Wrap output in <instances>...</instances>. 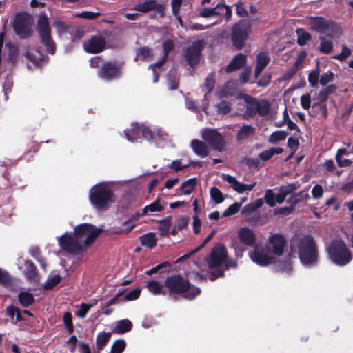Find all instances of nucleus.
I'll return each mask as SVG.
<instances>
[{
  "mask_svg": "<svg viewBox=\"0 0 353 353\" xmlns=\"http://www.w3.org/2000/svg\"><path fill=\"white\" fill-rule=\"evenodd\" d=\"M286 248V240L280 234H271L265 245L257 244L253 250L249 252L250 259L259 266L265 267L276 263L278 270L285 273L292 271V261L291 254L278 260V258L283 254Z\"/></svg>",
  "mask_w": 353,
  "mask_h": 353,
  "instance_id": "obj_1",
  "label": "nucleus"
},
{
  "mask_svg": "<svg viewBox=\"0 0 353 353\" xmlns=\"http://www.w3.org/2000/svg\"><path fill=\"white\" fill-rule=\"evenodd\" d=\"M102 229L90 223L79 224L74 233L66 232L57 237L59 245L63 250L73 254H79L84 247L91 245L102 232Z\"/></svg>",
  "mask_w": 353,
  "mask_h": 353,
  "instance_id": "obj_2",
  "label": "nucleus"
},
{
  "mask_svg": "<svg viewBox=\"0 0 353 353\" xmlns=\"http://www.w3.org/2000/svg\"><path fill=\"white\" fill-rule=\"evenodd\" d=\"M226 256L227 251L225 248L221 244H217L212 248L210 256L206 258V261L210 269L218 268V270H216L215 272H210L207 274L200 273L198 271V270L201 268L199 263L194 261V265L196 268L192 271L188 272L187 273V276L188 279L196 281L206 280L207 279L213 281L217 278L223 276V271L219 268L225 260Z\"/></svg>",
  "mask_w": 353,
  "mask_h": 353,
  "instance_id": "obj_3",
  "label": "nucleus"
},
{
  "mask_svg": "<svg viewBox=\"0 0 353 353\" xmlns=\"http://www.w3.org/2000/svg\"><path fill=\"white\" fill-rule=\"evenodd\" d=\"M291 256L297 253L301 264L307 268L316 266L319 252L314 239L310 235L295 236L290 241Z\"/></svg>",
  "mask_w": 353,
  "mask_h": 353,
  "instance_id": "obj_4",
  "label": "nucleus"
},
{
  "mask_svg": "<svg viewBox=\"0 0 353 353\" xmlns=\"http://www.w3.org/2000/svg\"><path fill=\"white\" fill-rule=\"evenodd\" d=\"M126 139L132 143H140L141 139L155 143L157 146L161 142L168 139V134L158 126L148 127L144 124L132 123L130 128L124 131Z\"/></svg>",
  "mask_w": 353,
  "mask_h": 353,
  "instance_id": "obj_5",
  "label": "nucleus"
},
{
  "mask_svg": "<svg viewBox=\"0 0 353 353\" xmlns=\"http://www.w3.org/2000/svg\"><path fill=\"white\" fill-rule=\"evenodd\" d=\"M118 183L116 181L103 182L94 185L90 191L89 199L98 211H105L116 201L114 191Z\"/></svg>",
  "mask_w": 353,
  "mask_h": 353,
  "instance_id": "obj_6",
  "label": "nucleus"
},
{
  "mask_svg": "<svg viewBox=\"0 0 353 353\" xmlns=\"http://www.w3.org/2000/svg\"><path fill=\"white\" fill-rule=\"evenodd\" d=\"M165 286L168 288L169 294H182L188 300H193L201 293V290L190 283L189 281L179 275L168 277L165 281Z\"/></svg>",
  "mask_w": 353,
  "mask_h": 353,
  "instance_id": "obj_7",
  "label": "nucleus"
},
{
  "mask_svg": "<svg viewBox=\"0 0 353 353\" xmlns=\"http://www.w3.org/2000/svg\"><path fill=\"white\" fill-rule=\"evenodd\" d=\"M330 261L338 266H345L352 259L350 250L343 241L335 239L327 248Z\"/></svg>",
  "mask_w": 353,
  "mask_h": 353,
  "instance_id": "obj_8",
  "label": "nucleus"
},
{
  "mask_svg": "<svg viewBox=\"0 0 353 353\" xmlns=\"http://www.w3.org/2000/svg\"><path fill=\"white\" fill-rule=\"evenodd\" d=\"M243 99L246 104L245 118L254 117L256 114L264 117L270 113V104L268 100H258L248 94H245Z\"/></svg>",
  "mask_w": 353,
  "mask_h": 353,
  "instance_id": "obj_9",
  "label": "nucleus"
},
{
  "mask_svg": "<svg viewBox=\"0 0 353 353\" xmlns=\"http://www.w3.org/2000/svg\"><path fill=\"white\" fill-rule=\"evenodd\" d=\"M37 31L46 50L53 54L55 52V44L51 38L50 28L46 14L39 15L37 20Z\"/></svg>",
  "mask_w": 353,
  "mask_h": 353,
  "instance_id": "obj_10",
  "label": "nucleus"
},
{
  "mask_svg": "<svg viewBox=\"0 0 353 353\" xmlns=\"http://www.w3.org/2000/svg\"><path fill=\"white\" fill-rule=\"evenodd\" d=\"M250 32V25L245 21L241 20L233 26L231 40L237 50L243 48Z\"/></svg>",
  "mask_w": 353,
  "mask_h": 353,
  "instance_id": "obj_11",
  "label": "nucleus"
},
{
  "mask_svg": "<svg viewBox=\"0 0 353 353\" xmlns=\"http://www.w3.org/2000/svg\"><path fill=\"white\" fill-rule=\"evenodd\" d=\"M202 138L214 150L221 152L224 149V137L216 130L205 129L203 130Z\"/></svg>",
  "mask_w": 353,
  "mask_h": 353,
  "instance_id": "obj_12",
  "label": "nucleus"
},
{
  "mask_svg": "<svg viewBox=\"0 0 353 353\" xmlns=\"http://www.w3.org/2000/svg\"><path fill=\"white\" fill-rule=\"evenodd\" d=\"M14 29L15 33L21 39L26 38L31 34V24L30 18L26 14H17L16 16Z\"/></svg>",
  "mask_w": 353,
  "mask_h": 353,
  "instance_id": "obj_13",
  "label": "nucleus"
},
{
  "mask_svg": "<svg viewBox=\"0 0 353 353\" xmlns=\"http://www.w3.org/2000/svg\"><path fill=\"white\" fill-rule=\"evenodd\" d=\"M121 74V65L112 62H108L103 64L98 72L99 77L105 81H112L119 78Z\"/></svg>",
  "mask_w": 353,
  "mask_h": 353,
  "instance_id": "obj_14",
  "label": "nucleus"
},
{
  "mask_svg": "<svg viewBox=\"0 0 353 353\" xmlns=\"http://www.w3.org/2000/svg\"><path fill=\"white\" fill-rule=\"evenodd\" d=\"M203 47V41L199 40L194 42L186 49L185 54V60L192 67L199 63Z\"/></svg>",
  "mask_w": 353,
  "mask_h": 353,
  "instance_id": "obj_15",
  "label": "nucleus"
},
{
  "mask_svg": "<svg viewBox=\"0 0 353 353\" xmlns=\"http://www.w3.org/2000/svg\"><path fill=\"white\" fill-rule=\"evenodd\" d=\"M105 40L102 36H92L83 42V49L88 53H99L105 47Z\"/></svg>",
  "mask_w": 353,
  "mask_h": 353,
  "instance_id": "obj_16",
  "label": "nucleus"
},
{
  "mask_svg": "<svg viewBox=\"0 0 353 353\" xmlns=\"http://www.w3.org/2000/svg\"><path fill=\"white\" fill-rule=\"evenodd\" d=\"M310 26L312 30L321 33L330 34L334 27V23L322 17H317L312 19Z\"/></svg>",
  "mask_w": 353,
  "mask_h": 353,
  "instance_id": "obj_17",
  "label": "nucleus"
},
{
  "mask_svg": "<svg viewBox=\"0 0 353 353\" xmlns=\"http://www.w3.org/2000/svg\"><path fill=\"white\" fill-rule=\"evenodd\" d=\"M222 179L226 181L230 185L232 188L239 194H241L245 191H251L256 184V182L250 184L242 183L237 181L234 176L225 174H223Z\"/></svg>",
  "mask_w": 353,
  "mask_h": 353,
  "instance_id": "obj_18",
  "label": "nucleus"
},
{
  "mask_svg": "<svg viewBox=\"0 0 353 353\" xmlns=\"http://www.w3.org/2000/svg\"><path fill=\"white\" fill-rule=\"evenodd\" d=\"M238 236L241 243L248 246L254 245L256 242V236L254 232L247 227L240 229L238 232Z\"/></svg>",
  "mask_w": 353,
  "mask_h": 353,
  "instance_id": "obj_19",
  "label": "nucleus"
},
{
  "mask_svg": "<svg viewBox=\"0 0 353 353\" xmlns=\"http://www.w3.org/2000/svg\"><path fill=\"white\" fill-rule=\"evenodd\" d=\"M139 214L132 216L130 219L123 221L121 225H115L113 231L116 234L128 233L130 232L136 225Z\"/></svg>",
  "mask_w": 353,
  "mask_h": 353,
  "instance_id": "obj_20",
  "label": "nucleus"
},
{
  "mask_svg": "<svg viewBox=\"0 0 353 353\" xmlns=\"http://www.w3.org/2000/svg\"><path fill=\"white\" fill-rule=\"evenodd\" d=\"M270 61V57L265 52H261L256 56V64L254 70V76L258 78L259 75L268 65Z\"/></svg>",
  "mask_w": 353,
  "mask_h": 353,
  "instance_id": "obj_21",
  "label": "nucleus"
},
{
  "mask_svg": "<svg viewBox=\"0 0 353 353\" xmlns=\"http://www.w3.org/2000/svg\"><path fill=\"white\" fill-rule=\"evenodd\" d=\"M196 184L197 179L196 177L190 178L181 183L177 189V193L179 195H190L194 191Z\"/></svg>",
  "mask_w": 353,
  "mask_h": 353,
  "instance_id": "obj_22",
  "label": "nucleus"
},
{
  "mask_svg": "<svg viewBox=\"0 0 353 353\" xmlns=\"http://www.w3.org/2000/svg\"><path fill=\"white\" fill-rule=\"evenodd\" d=\"M281 194L279 189L277 188L274 190L268 189L265 192L264 199L265 203L270 207H274L276 204H282L283 202L279 201V196Z\"/></svg>",
  "mask_w": 353,
  "mask_h": 353,
  "instance_id": "obj_23",
  "label": "nucleus"
},
{
  "mask_svg": "<svg viewBox=\"0 0 353 353\" xmlns=\"http://www.w3.org/2000/svg\"><path fill=\"white\" fill-rule=\"evenodd\" d=\"M26 57L35 65H39L43 62L48 61L47 57L36 49H28L26 52Z\"/></svg>",
  "mask_w": 353,
  "mask_h": 353,
  "instance_id": "obj_24",
  "label": "nucleus"
},
{
  "mask_svg": "<svg viewBox=\"0 0 353 353\" xmlns=\"http://www.w3.org/2000/svg\"><path fill=\"white\" fill-rule=\"evenodd\" d=\"M336 90V86L335 85H330L321 90L317 97L314 99V101H316V102L314 103V106L327 101L329 95L334 93Z\"/></svg>",
  "mask_w": 353,
  "mask_h": 353,
  "instance_id": "obj_25",
  "label": "nucleus"
},
{
  "mask_svg": "<svg viewBox=\"0 0 353 353\" xmlns=\"http://www.w3.org/2000/svg\"><path fill=\"white\" fill-rule=\"evenodd\" d=\"M309 197L307 191L302 190L299 193L292 194L287 201L295 210L298 204L306 202Z\"/></svg>",
  "mask_w": 353,
  "mask_h": 353,
  "instance_id": "obj_26",
  "label": "nucleus"
},
{
  "mask_svg": "<svg viewBox=\"0 0 353 353\" xmlns=\"http://www.w3.org/2000/svg\"><path fill=\"white\" fill-rule=\"evenodd\" d=\"M191 148L194 152L201 157H205L208 154V148L206 144L201 141L194 139L191 142Z\"/></svg>",
  "mask_w": 353,
  "mask_h": 353,
  "instance_id": "obj_27",
  "label": "nucleus"
},
{
  "mask_svg": "<svg viewBox=\"0 0 353 353\" xmlns=\"http://www.w3.org/2000/svg\"><path fill=\"white\" fill-rule=\"evenodd\" d=\"M246 59V55L242 53L238 54L233 58L230 64L228 65L226 72H230L239 69L245 64Z\"/></svg>",
  "mask_w": 353,
  "mask_h": 353,
  "instance_id": "obj_28",
  "label": "nucleus"
},
{
  "mask_svg": "<svg viewBox=\"0 0 353 353\" xmlns=\"http://www.w3.org/2000/svg\"><path fill=\"white\" fill-rule=\"evenodd\" d=\"M132 328V323L128 319H123L116 322L112 332L116 334H123L130 332Z\"/></svg>",
  "mask_w": 353,
  "mask_h": 353,
  "instance_id": "obj_29",
  "label": "nucleus"
},
{
  "mask_svg": "<svg viewBox=\"0 0 353 353\" xmlns=\"http://www.w3.org/2000/svg\"><path fill=\"white\" fill-rule=\"evenodd\" d=\"M299 186L300 185L299 183H292L278 188L281 192V194L279 196V201L280 202H284L286 196L293 193L299 188Z\"/></svg>",
  "mask_w": 353,
  "mask_h": 353,
  "instance_id": "obj_30",
  "label": "nucleus"
},
{
  "mask_svg": "<svg viewBox=\"0 0 353 353\" xmlns=\"http://www.w3.org/2000/svg\"><path fill=\"white\" fill-rule=\"evenodd\" d=\"M148 291L153 295H165L167 291L163 290V285L159 281L151 280L149 281L146 285Z\"/></svg>",
  "mask_w": 353,
  "mask_h": 353,
  "instance_id": "obj_31",
  "label": "nucleus"
},
{
  "mask_svg": "<svg viewBox=\"0 0 353 353\" xmlns=\"http://www.w3.org/2000/svg\"><path fill=\"white\" fill-rule=\"evenodd\" d=\"M153 57L152 50L148 47H141L137 50L135 61H150Z\"/></svg>",
  "mask_w": 353,
  "mask_h": 353,
  "instance_id": "obj_32",
  "label": "nucleus"
},
{
  "mask_svg": "<svg viewBox=\"0 0 353 353\" xmlns=\"http://www.w3.org/2000/svg\"><path fill=\"white\" fill-rule=\"evenodd\" d=\"M254 133L255 128L254 127L250 125H244L239 130L236 135V139L239 141H243L248 139L250 137L253 136Z\"/></svg>",
  "mask_w": 353,
  "mask_h": 353,
  "instance_id": "obj_33",
  "label": "nucleus"
},
{
  "mask_svg": "<svg viewBox=\"0 0 353 353\" xmlns=\"http://www.w3.org/2000/svg\"><path fill=\"white\" fill-rule=\"evenodd\" d=\"M18 300L21 306L28 307L34 303V297L27 291H21L18 294Z\"/></svg>",
  "mask_w": 353,
  "mask_h": 353,
  "instance_id": "obj_34",
  "label": "nucleus"
},
{
  "mask_svg": "<svg viewBox=\"0 0 353 353\" xmlns=\"http://www.w3.org/2000/svg\"><path fill=\"white\" fill-rule=\"evenodd\" d=\"M224 12L223 5H218L214 8H203L200 11V15L203 17L210 16H219Z\"/></svg>",
  "mask_w": 353,
  "mask_h": 353,
  "instance_id": "obj_35",
  "label": "nucleus"
},
{
  "mask_svg": "<svg viewBox=\"0 0 353 353\" xmlns=\"http://www.w3.org/2000/svg\"><path fill=\"white\" fill-rule=\"evenodd\" d=\"M173 48H174V43L172 42V41H171V40L165 41L163 43V50H164L163 57L160 61H157V63L150 64L149 65V68H153L154 65H162L164 63V62L168 57V53L173 49Z\"/></svg>",
  "mask_w": 353,
  "mask_h": 353,
  "instance_id": "obj_36",
  "label": "nucleus"
},
{
  "mask_svg": "<svg viewBox=\"0 0 353 353\" xmlns=\"http://www.w3.org/2000/svg\"><path fill=\"white\" fill-rule=\"evenodd\" d=\"M155 6L154 0H149L144 1L143 3H140L137 4L133 8L134 10L146 13L153 10Z\"/></svg>",
  "mask_w": 353,
  "mask_h": 353,
  "instance_id": "obj_37",
  "label": "nucleus"
},
{
  "mask_svg": "<svg viewBox=\"0 0 353 353\" xmlns=\"http://www.w3.org/2000/svg\"><path fill=\"white\" fill-rule=\"evenodd\" d=\"M140 241L142 245L149 248H154L157 242L155 235L153 233H148L147 234L141 236L140 237Z\"/></svg>",
  "mask_w": 353,
  "mask_h": 353,
  "instance_id": "obj_38",
  "label": "nucleus"
},
{
  "mask_svg": "<svg viewBox=\"0 0 353 353\" xmlns=\"http://www.w3.org/2000/svg\"><path fill=\"white\" fill-rule=\"evenodd\" d=\"M24 274L26 278L29 280H34L37 276L36 268L33 263L29 261L25 262V270Z\"/></svg>",
  "mask_w": 353,
  "mask_h": 353,
  "instance_id": "obj_39",
  "label": "nucleus"
},
{
  "mask_svg": "<svg viewBox=\"0 0 353 353\" xmlns=\"http://www.w3.org/2000/svg\"><path fill=\"white\" fill-rule=\"evenodd\" d=\"M320 77V70L319 63H317L316 68L311 71L308 74V82L312 88H317L319 84V79Z\"/></svg>",
  "mask_w": 353,
  "mask_h": 353,
  "instance_id": "obj_40",
  "label": "nucleus"
},
{
  "mask_svg": "<svg viewBox=\"0 0 353 353\" xmlns=\"http://www.w3.org/2000/svg\"><path fill=\"white\" fill-rule=\"evenodd\" d=\"M283 152V149L280 148H272L269 150H265L259 154V159L263 161L269 160L275 154H281Z\"/></svg>",
  "mask_w": 353,
  "mask_h": 353,
  "instance_id": "obj_41",
  "label": "nucleus"
},
{
  "mask_svg": "<svg viewBox=\"0 0 353 353\" xmlns=\"http://www.w3.org/2000/svg\"><path fill=\"white\" fill-rule=\"evenodd\" d=\"M168 89L174 90L177 89L179 85L178 77L175 75V70H171L168 74Z\"/></svg>",
  "mask_w": 353,
  "mask_h": 353,
  "instance_id": "obj_42",
  "label": "nucleus"
},
{
  "mask_svg": "<svg viewBox=\"0 0 353 353\" xmlns=\"http://www.w3.org/2000/svg\"><path fill=\"white\" fill-rule=\"evenodd\" d=\"M110 336L111 334L110 332H99L97 336V345L98 348L102 349L110 339Z\"/></svg>",
  "mask_w": 353,
  "mask_h": 353,
  "instance_id": "obj_43",
  "label": "nucleus"
},
{
  "mask_svg": "<svg viewBox=\"0 0 353 353\" xmlns=\"http://www.w3.org/2000/svg\"><path fill=\"white\" fill-rule=\"evenodd\" d=\"M287 136L288 133L283 130L275 131L270 136L269 142L270 143H276L279 141L285 140Z\"/></svg>",
  "mask_w": 353,
  "mask_h": 353,
  "instance_id": "obj_44",
  "label": "nucleus"
},
{
  "mask_svg": "<svg viewBox=\"0 0 353 353\" xmlns=\"http://www.w3.org/2000/svg\"><path fill=\"white\" fill-rule=\"evenodd\" d=\"M215 232L214 231H212L205 239V240L203 241V242L198 247L196 248V249L192 250L191 252H190L188 254H184L183 256H182L181 257H180L178 261H181L182 260H184L185 259H188L189 258L190 256H192V254H194V253H196V252H198L200 249H201L212 238V236H214Z\"/></svg>",
  "mask_w": 353,
  "mask_h": 353,
  "instance_id": "obj_45",
  "label": "nucleus"
},
{
  "mask_svg": "<svg viewBox=\"0 0 353 353\" xmlns=\"http://www.w3.org/2000/svg\"><path fill=\"white\" fill-rule=\"evenodd\" d=\"M61 281V276L58 274L54 275L52 276H49L48 279L46 281L43 285V288L45 290H51L54 286L58 285Z\"/></svg>",
  "mask_w": 353,
  "mask_h": 353,
  "instance_id": "obj_46",
  "label": "nucleus"
},
{
  "mask_svg": "<svg viewBox=\"0 0 353 353\" xmlns=\"http://www.w3.org/2000/svg\"><path fill=\"white\" fill-rule=\"evenodd\" d=\"M97 304V301H94L92 303L90 304H86V303H82L80 305V308L79 310H77L75 313V314L81 319H83L85 317L87 313L90 310V309L95 305Z\"/></svg>",
  "mask_w": 353,
  "mask_h": 353,
  "instance_id": "obj_47",
  "label": "nucleus"
},
{
  "mask_svg": "<svg viewBox=\"0 0 353 353\" xmlns=\"http://www.w3.org/2000/svg\"><path fill=\"white\" fill-rule=\"evenodd\" d=\"M210 194L211 199L214 201L216 203H221L224 200L222 192L216 187L210 188Z\"/></svg>",
  "mask_w": 353,
  "mask_h": 353,
  "instance_id": "obj_48",
  "label": "nucleus"
},
{
  "mask_svg": "<svg viewBox=\"0 0 353 353\" xmlns=\"http://www.w3.org/2000/svg\"><path fill=\"white\" fill-rule=\"evenodd\" d=\"M162 209H163V208H162L161 205L160 204L159 201L157 200V201L152 203L151 204L146 205L143 209L142 214H145L148 213V211H150L151 212H160L162 210Z\"/></svg>",
  "mask_w": 353,
  "mask_h": 353,
  "instance_id": "obj_49",
  "label": "nucleus"
},
{
  "mask_svg": "<svg viewBox=\"0 0 353 353\" xmlns=\"http://www.w3.org/2000/svg\"><path fill=\"white\" fill-rule=\"evenodd\" d=\"M190 165V163H183L181 159L174 160L168 165V168L175 171H179L182 169L186 168Z\"/></svg>",
  "mask_w": 353,
  "mask_h": 353,
  "instance_id": "obj_50",
  "label": "nucleus"
},
{
  "mask_svg": "<svg viewBox=\"0 0 353 353\" xmlns=\"http://www.w3.org/2000/svg\"><path fill=\"white\" fill-rule=\"evenodd\" d=\"M296 32L298 34L297 42L300 45H304L309 41L311 38L309 33L306 32L301 28H299L296 30Z\"/></svg>",
  "mask_w": 353,
  "mask_h": 353,
  "instance_id": "obj_51",
  "label": "nucleus"
},
{
  "mask_svg": "<svg viewBox=\"0 0 353 353\" xmlns=\"http://www.w3.org/2000/svg\"><path fill=\"white\" fill-rule=\"evenodd\" d=\"M100 15L99 12H94L91 11H83L79 13L74 14V17L77 18H82L88 20H93Z\"/></svg>",
  "mask_w": 353,
  "mask_h": 353,
  "instance_id": "obj_52",
  "label": "nucleus"
},
{
  "mask_svg": "<svg viewBox=\"0 0 353 353\" xmlns=\"http://www.w3.org/2000/svg\"><path fill=\"white\" fill-rule=\"evenodd\" d=\"M241 206V203L235 202L232 205H230L223 212V216L224 217H228L231 215L236 214Z\"/></svg>",
  "mask_w": 353,
  "mask_h": 353,
  "instance_id": "obj_53",
  "label": "nucleus"
},
{
  "mask_svg": "<svg viewBox=\"0 0 353 353\" xmlns=\"http://www.w3.org/2000/svg\"><path fill=\"white\" fill-rule=\"evenodd\" d=\"M334 74L332 71H327L321 75L319 83L321 85L325 86L329 83L334 81Z\"/></svg>",
  "mask_w": 353,
  "mask_h": 353,
  "instance_id": "obj_54",
  "label": "nucleus"
},
{
  "mask_svg": "<svg viewBox=\"0 0 353 353\" xmlns=\"http://www.w3.org/2000/svg\"><path fill=\"white\" fill-rule=\"evenodd\" d=\"M333 48L332 42L325 39H321L320 44V50L325 54H328L332 52Z\"/></svg>",
  "mask_w": 353,
  "mask_h": 353,
  "instance_id": "obj_55",
  "label": "nucleus"
},
{
  "mask_svg": "<svg viewBox=\"0 0 353 353\" xmlns=\"http://www.w3.org/2000/svg\"><path fill=\"white\" fill-rule=\"evenodd\" d=\"M63 323L65 326L66 327L68 331L70 333L73 332L74 327L72 324V314L69 312H66L63 314Z\"/></svg>",
  "mask_w": 353,
  "mask_h": 353,
  "instance_id": "obj_56",
  "label": "nucleus"
},
{
  "mask_svg": "<svg viewBox=\"0 0 353 353\" xmlns=\"http://www.w3.org/2000/svg\"><path fill=\"white\" fill-rule=\"evenodd\" d=\"M125 341L123 339L117 340L112 346L111 351L114 353H122L125 347Z\"/></svg>",
  "mask_w": 353,
  "mask_h": 353,
  "instance_id": "obj_57",
  "label": "nucleus"
},
{
  "mask_svg": "<svg viewBox=\"0 0 353 353\" xmlns=\"http://www.w3.org/2000/svg\"><path fill=\"white\" fill-rule=\"evenodd\" d=\"M215 83V76L214 74L211 73L208 75L205 79V83L204 85V88H206L208 92H210L212 90Z\"/></svg>",
  "mask_w": 353,
  "mask_h": 353,
  "instance_id": "obj_58",
  "label": "nucleus"
},
{
  "mask_svg": "<svg viewBox=\"0 0 353 353\" xmlns=\"http://www.w3.org/2000/svg\"><path fill=\"white\" fill-rule=\"evenodd\" d=\"M350 50L346 46L343 45L342 46L341 52L337 55H335L334 59L342 61L345 60L350 55Z\"/></svg>",
  "mask_w": 353,
  "mask_h": 353,
  "instance_id": "obj_59",
  "label": "nucleus"
},
{
  "mask_svg": "<svg viewBox=\"0 0 353 353\" xmlns=\"http://www.w3.org/2000/svg\"><path fill=\"white\" fill-rule=\"evenodd\" d=\"M0 283L3 285H9L12 283V280L8 273L0 268Z\"/></svg>",
  "mask_w": 353,
  "mask_h": 353,
  "instance_id": "obj_60",
  "label": "nucleus"
},
{
  "mask_svg": "<svg viewBox=\"0 0 353 353\" xmlns=\"http://www.w3.org/2000/svg\"><path fill=\"white\" fill-rule=\"evenodd\" d=\"M301 105L304 110H308L310 108L311 104V97L310 94L307 93L303 94L300 99Z\"/></svg>",
  "mask_w": 353,
  "mask_h": 353,
  "instance_id": "obj_61",
  "label": "nucleus"
},
{
  "mask_svg": "<svg viewBox=\"0 0 353 353\" xmlns=\"http://www.w3.org/2000/svg\"><path fill=\"white\" fill-rule=\"evenodd\" d=\"M141 294V289L136 288L125 294V299L127 301H134L137 299Z\"/></svg>",
  "mask_w": 353,
  "mask_h": 353,
  "instance_id": "obj_62",
  "label": "nucleus"
},
{
  "mask_svg": "<svg viewBox=\"0 0 353 353\" xmlns=\"http://www.w3.org/2000/svg\"><path fill=\"white\" fill-rule=\"evenodd\" d=\"M294 209L293 207L290 205L289 206L282 207L278 209H276L274 211V214L278 215V214H282V215H288L290 214Z\"/></svg>",
  "mask_w": 353,
  "mask_h": 353,
  "instance_id": "obj_63",
  "label": "nucleus"
},
{
  "mask_svg": "<svg viewBox=\"0 0 353 353\" xmlns=\"http://www.w3.org/2000/svg\"><path fill=\"white\" fill-rule=\"evenodd\" d=\"M217 110L220 114H225L230 112V105L226 101H221L217 105Z\"/></svg>",
  "mask_w": 353,
  "mask_h": 353,
  "instance_id": "obj_64",
  "label": "nucleus"
}]
</instances>
